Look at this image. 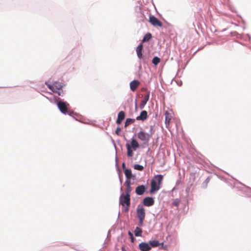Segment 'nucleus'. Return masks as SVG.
<instances>
[{"label": "nucleus", "mask_w": 251, "mask_h": 251, "mask_svg": "<svg viewBox=\"0 0 251 251\" xmlns=\"http://www.w3.org/2000/svg\"><path fill=\"white\" fill-rule=\"evenodd\" d=\"M125 176L127 178V180H129L132 176L131 170L130 169H125L124 171Z\"/></svg>", "instance_id": "16"}, {"label": "nucleus", "mask_w": 251, "mask_h": 251, "mask_svg": "<svg viewBox=\"0 0 251 251\" xmlns=\"http://www.w3.org/2000/svg\"><path fill=\"white\" fill-rule=\"evenodd\" d=\"M152 62L154 65H157L160 62V59L159 57L155 56L153 57Z\"/></svg>", "instance_id": "24"}, {"label": "nucleus", "mask_w": 251, "mask_h": 251, "mask_svg": "<svg viewBox=\"0 0 251 251\" xmlns=\"http://www.w3.org/2000/svg\"><path fill=\"white\" fill-rule=\"evenodd\" d=\"M125 113L123 111H120L118 115V118L116 120V123L119 125L121 124L123 120L125 119Z\"/></svg>", "instance_id": "13"}, {"label": "nucleus", "mask_w": 251, "mask_h": 251, "mask_svg": "<svg viewBox=\"0 0 251 251\" xmlns=\"http://www.w3.org/2000/svg\"><path fill=\"white\" fill-rule=\"evenodd\" d=\"M142 233V230L139 227H136L134 230V234L136 236H141Z\"/></svg>", "instance_id": "19"}, {"label": "nucleus", "mask_w": 251, "mask_h": 251, "mask_svg": "<svg viewBox=\"0 0 251 251\" xmlns=\"http://www.w3.org/2000/svg\"><path fill=\"white\" fill-rule=\"evenodd\" d=\"M122 251H126L124 247H122Z\"/></svg>", "instance_id": "30"}, {"label": "nucleus", "mask_w": 251, "mask_h": 251, "mask_svg": "<svg viewBox=\"0 0 251 251\" xmlns=\"http://www.w3.org/2000/svg\"><path fill=\"white\" fill-rule=\"evenodd\" d=\"M151 37H152V35H151V33H147L144 36V37L142 40V43L149 41L151 39Z\"/></svg>", "instance_id": "20"}, {"label": "nucleus", "mask_w": 251, "mask_h": 251, "mask_svg": "<svg viewBox=\"0 0 251 251\" xmlns=\"http://www.w3.org/2000/svg\"><path fill=\"white\" fill-rule=\"evenodd\" d=\"M128 235H129V236L130 237V238L131 239V242L132 243H133L134 242L135 239H134V238L133 237V234L130 231H128Z\"/></svg>", "instance_id": "26"}, {"label": "nucleus", "mask_w": 251, "mask_h": 251, "mask_svg": "<svg viewBox=\"0 0 251 251\" xmlns=\"http://www.w3.org/2000/svg\"><path fill=\"white\" fill-rule=\"evenodd\" d=\"M153 199L151 197H146L143 200V204L146 206H151L154 204Z\"/></svg>", "instance_id": "10"}, {"label": "nucleus", "mask_w": 251, "mask_h": 251, "mask_svg": "<svg viewBox=\"0 0 251 251\" xmlns=\"http://www.w3.org/2000/svg\"><path fill=\"white\" fill-rule=\"evenodd\" d=\"M152 130L153 127L152 126H150L149 132H146L145 130L141 129L137 134L138 138L142 141L143 144H148L153 134Z\"/></svg>", "instance_id": "1"}, {"label": "nucleus", "mask_w": 251, "mask_h": 251, "mask_svg": "<svg viewBox=\"0 0 251 251\" xmlns=\"http://www.w3.org/2000/svg\"><path fill=\"white\" fill-rule=\"evenodd\" d=\"M134 121H135L134 119H130V118L126 119V120L125 123V127H127L131 124L134 123Z\"/></svg>", "instance_id": "23"}, {"label": "nucleus", "mask_w": 251, "mask_h": 251, "mask_svg": "<svg viewBox=\"0 0 251 251\" xmlns=\"http://www.w3.org/2000/svg\"><path fill=\"white\" fill-rule=\"evenodd\" d=\"M179 203H180V201L177 200V199H176L173 202V204L174 205V206H178L179 204Z\"/></svg>", "instance_id": "27"}, {"label": "nucleus", "mask_w": 251, "mask_h": 251, "mask_svg": "<svg viewBox=\"0 0 251 251\" xmlns=\"http://www.w3.org/2000/svg\"><path fill=\"white\" fill-rule=\"evenodd\" d=\"M134 169L139 171H142L144 169V167L141 165L135 164L134 166Z\"/></svg>", "instance_id": "25"}, {"label": "nucleus", "mask_w": 251, "mask_h": 251, "mask_svg": "<svg viewBox=\"0 0 251 251\" xmlns=\"http://www.w3.org/2000/svg\"><path fill=\"white\" fill-rule=\"evenodd\" d=\"M171 120V116L170 114L166 112L165 113V123L166 125H169Z\"/></svg>", "instance_id": "22"}, {"label": "nucleus", "mask_w": 251, "mask_h": 251, "mask_svg": "<svg viewBox=\"0 0 251 251\" xmlns=\"http://www.w3.org/2000/svg\"><path fill=\"white\" fill-rule=\"evenodd\" d=\"M120 203L125 207V211H127L130 204V195L122 194L120 197Z\"/></svg>", "instance_id": "4"}, {"label": "nucleus", "mask_w": 251, "mask_h": 251, "mask_svg": "<svg viewBox=\"0 0 251 251\" xmlns=\"http://www.w3.org/2000/svg\"><path fill=\"white\" fill-rule=\"evenodd\" d=\"M57 106L60 111L64 114H68L71 115V112L68 109L67 104L66 102L62 101H59L57 102Z\"/></svg>", "instance_id": "6"}, {"label": "nucleus", "mask_w": 251, "mask_h": 251, "mask_svg": "<svg viewBox=\"0 0 251 251\" xmlns=\"http://www.w3.org/2000/svg\"><path fill=\"white\" fill-rule=\"evenodd\" d=\"M139 248L141 251H149L151 250V247L149 243L142 242L139 245Z\"/></svg>", "instance_id": "9"}, {"label": "nucleus", "mask_w": 251, "mask_h": 251, "mask_svg": "<svg viewBox=\"0 0 251 251\" xmlns=\"http://www.w3.org/2000/svg\"><path fill=\"white\" fill-rule=\"evenodd\" d=\"M139 147V145L138 142L135 139H132L130 144H126L127 155L128 157H132L133 155V150L135 151Z\"/></svg>", "instance_id": "3"}, {"label": "nucleus", "mask_w": 251, "mask_h": 251, "mask_svg": "<svg viewBox=\"0 0 251 251\" xmlns=\"http://www.w3.org/2000/svg\"><path fill=\"white\" fill-rule=\"evenodd\" d=\"M122 168H123V170H124V171H125V169H126V164H125V163H123L122 164Z\"/></svg>", "instance_id": "29"}, {"label": "nucleus", "mask_w": 251, "mask_h": 251, "mask_svg": "<svg viewBox=\"0 0 251 251\" xmlns=\"http://www.w3.org/2000/svg\"><path fill=\"white\" fill-rule=\"evenodd\" d=\"M150 23L155 27H162L163 24L157 18L154 16H150L149 17Z\"/></svg>", "instance_id": "8"}, {"label": "nucleus", "mask_w": 251, "mask_h": 251, "mask_svg": "<svg viewBox=\"0 0 251 251\" xmlns=\"http://www.w3.org/2000/svg\"><path fill=\"white\" fill-rule=\"evenodd\" d=\"M121 131V128L119 126L117 127V128L115 131L116 134L117 135H119L120 134Z\"/></svg>", "instance_id": "28"}, {"label": "nucleus", "mask_w": 251, "mask_h": 251, "mask_svg": "<svg viewBox=\"0 0 251 251\" xmlns=\"http://www.w3.org/2000/svg\"><path fill=\"white\" fill-rule=\"evenodd\" d=\"M146 187L145 185H141L137 186L135 189V193L138 195H142L145 193Z\"/></svg>", "instance_id": "11"}, {"label": "nucleus", "mask_w": 251, "mask_h": 251, "mask_svg": "<svg viewBox=\"0 0 251 251\" xmlns=\"http://www.w3.org/2000/svg\"><path fill=\"white\" fill-rule=\"evenodd\" d=\"M45 84L50 90L55 93H57V91L61 89L62 87V84L58 82H55L52 84V85H50L46 82Z\"/></svg>", "instance_id": "7"}, {"label": "nucleus", "mask_w": 251, "mask_h": 251, "mask_svg": "<svg viewBox=\"0 0 251 251\" xmlns=\"http://www.w3.org/2000/svg\"><path fill=\"white\" fill-rule=\"evenodd\" d=\"M140 83L138 80H134L130 83V88L133 92L135 91L139 86Z\"/></svg>", "instance_id": "12"}, {"label": "nucleus", "mask_w": 251, "mask_h": 251, "mask_svg": "<svg viewBox=\"0 0 251 251\" xmlns=\"http://www.w3.org/2000/svg\"><path fill=\"white\" fill-rule=\"evenodd\" d=\"M143 49V45L142 44L138 46L136 48V52L139 58L141 59L142 57V50Z\"/></svg>", "instance_id": "15"}, {"label": "nucleus", "mask_w": 251, "mask_h": 251, "mask_svg": "<svg viewBox=\"0 0 251 251\" xmlns=\"http://www.w3.org/2000/svg\"><path fill=\"white\" fill-rule=\"evenodd\" d=\"M126 195H130V193L131 191V187H130V180H126Z\"/></svg>", "instance_id": "18"}, {"label": "nucleus", "mask_w": 251, "mask_h": 251, "mask_svg": "<svg viewBox=\"0 0 251 251\" xmlns=\"http://www.w3.org/2000/svg\"><path fill=\"white\" fill-rule=\"evenodd\" d=\"M148 117L147 112L145 110L142 111L139 116L136 117L137 120L145 121Z\"/></svg>", "instance_id": "14"}, {"label": "nucleus", "mask_w": 251, "mask_h": 251, "mask_svg": "<svg viewBox=\"0 0 251 251\" xmlns=\"http://www.w3.org/2000/svg\"><path fill=\"white\" fill-rule=\"evenodd\" d=\"M145 209L142 205H138L137 208V216L139 222L138 225L142 226L145 218Z\"/></svg>", "instance_id": "5"}, {"label": "nucleus", "mask_w": 251, "mask_h": 251, "mask_svg": "<svg viewBox=\"0 0 251 251\" xmlns=\"http://www.w3.org/2000/svg\"><path fill=\"white\" fill-rule=\"evenodd\" d=\"M149 245L152 247H156L160 245L159 242L157 240H152L149 242Z\"/></svg>", "instance_id": "21"}, {"label": "nucleus", "mask_w": 251, "mask_h": 251, "mask_svg": "<svg viewBox=\"0 0 251 251\" xmlns=\"http://www.w3.org/2000/svg\"><path fill=\"white\" fill-rule=\"evenodd\" d=\"M163 176L161 175H155L151 181V189L150 192L151 193L157 191L160 188V185L163 180Z\"/></svg>", "instance_id": "2"}, {"label": "nucleus", "mask_w": 251, "mask_h": 251, "mask_svg": "<svg viewBox=\"0 0 251 251\" xmlns=\"http://www.w3.org/2000/svg\"><path fill=\"white\" fill-rule=\"evenodd\" d=\"M150 93L149 92L144 96V100H142L141 104V108H143L147 102L149 100Z\"/></svg>", "instance_id": "17"}]
</instances>
